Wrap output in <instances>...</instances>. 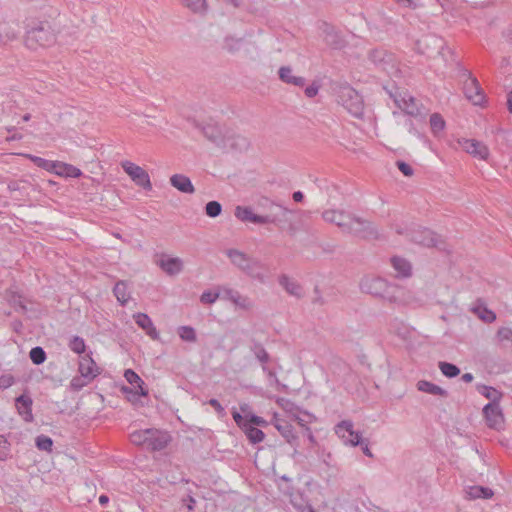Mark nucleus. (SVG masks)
Here are the masks:
<instances>
[{"label": "nucleus", "instance_id": "obj_59", "mask_svg": "<svg viewBox=\"0 0 512 512\" xmlns=\"http://www.w3.org/2000/svg\"><path fill=\"white\" fill-rule=\"evenodd\" d=\"M311 302H312V304L317 305V306H323L326 303L325 299L321 295L319 286H317V285L313 289V297H312Z\"/></svg>", "mask_w": 512, "mask_h": 512}, {"label": "nucleus", "instance_id": "obj_63", "mask_svg": "<svg viewBox=\"0 0 512 512\" xmlns=\"http://www.w3.org/2000/svg\"><path fill=\"white\" fill-rule=\"evenodd\" d=\"M318 91H319V86L316 84H312L305 89V95L309 98H313L314 96H316L318 94Z\"/></svg>", "mask_w": 512, "mask_h": 512}, {"label": "nucleus", "instance_id": "obj_11", "mask_svg": "<svg viewBox=\"0 0 512 512\" xmlns=\"http://www.w3.org/2000/svg\"><path fill=\"white\" fill-rule=\"evenodd\" d=\"M483 415L488 427L501 429L504 424V416L499 403H488L483 408Z\"/></svg>", "mask_w": 512, "mask_h": 512}, {"label": "nucleus", "instance_id": "obj_17", "mask_svg": "<svg viewBox=\"0 0 512 512\" xmlns=\"http://www.w3.org/2000/svg\"><path fill=\"white\" fill-rule=\"evenodd\" d=\"M225 131L227 130L223 129L216 123H209L202 127V132L205 138H207L210 142L214 143L219 148H221V146L224 144Z\"/></svg>", "mask_w": 512, "mask_h": 512}, {"label": "nucleus", "instance_id": "obj_60", "mask_svg": "<svg viewBox=\"0 0 512 512\" xmlns=\"http://www.w3.org/2000/svg\"><path fill=\"white\" fill-rule=\"evenodd\" d=\"M398 169L407 177H411L414 173L413 168L406 162L398 160L396 162Z\"/></svg>", "mask_w": 512, "mask_h": 512}, {"label": "nucleus", "instance_id": "obj_37", "mask_svg": "<svg viewBox=\"0 0 512 512\" xmlns=\"http://www.w3.org/2000/svg\"><path fill=\"white\" fill-rule=\"evenodd\" d=\"M251 351L254 353L256 359L261 363L264 372L267 371L266 364L270 361V355L259 342H254L251 347Z\"/></svg>", "mask_w": 512, "mask_h": 512}, {"label": "nucleus", "instance_id": "obj_32", "mask_svg": "<svg viewBox=\"0 0 512 512\" xmlns=\"http://www.w3.org/2000/svg\"><path fill=\"white\" fill-rule=\"evenodd\" d=\"M494 495L492 489L484 486H470L466 490V497L470 500L474 499H489Z\"/></svg>", "mask_w": 512, "mask_h": 512}, {"label": "nucleus", "instance_id": "obj_43", "mask_svg": "<svg viewBox=\"0 0 512 512\" xmlns=\"http://www.w3.org/2000/svg\"><path fill=\"white\" fill-rule=\"evenodd\" d=\"M37 167L42 168L48 172H54L57 168L58 161L47 160L31 154L26 155Z\"/></svg>", "mask_w": 512, "mask_h": 512}, {"label": "nucleus", "instance_id": "obj_12", "mask_svg": "<svg viewBox=\"0 0 512 512\" xmlns=\"http://www.w3.org/2000/svg\"><path fill=\"white\" fill-rule=\"evenodd\" d=\"M171 441V436L162 430L149 428V436H147L146 448L151 451H161L167 447Z\"/></svg>", "mask_w": 512, "mask_h": 512}, {"label": "nucleus", "instance_id": "obj_33", "mask_svg": "<svg viewBox=\"0 0 512 512\" xmlns=\"http://www.w3.org/2000/svg\"><path fill=\"white\" fill-rule=\"evenodd\" d=\"M226 255L230 259L231 263L235 267L240 269L241 271L245 267V265L248 262V260L251 258L246 253H244V252H242V251H240L238 249H233V248L232 249H228L226 251Z\"/></svg>", "mask_w": 512, "mask_h": 512}, {"label": "nucleus", "instance_id": "obj_35", "mask_svg": "<svg viewBox=\"0 0 512 512\" xmlns=\"http://www.w3.org/2000/svg\"><path fill=\"white\" fill-rule=\"evenodd\" d=\"M275 427L287 442L292 443V441L296 439L293 426L288 421L284 419H276Z\"/></svg>", "mask_w": 512, "mask_h": 512}, {"label": "nucleus", "instance_id": "obj_55", "mask_svg": "<svg viewBox=\"0 0 512 512\" xmlns=\"http://www.w3.org/2000/svg\"><path fill=\"white\" fill-rule=\"evenodd\" d=\"M497 338L499 341H512V329L508 327H501L497 331Z\"/></svg>", "mask_w": 512, "mask_h": 512}, {"label": "nucleus", "instance_id": "obj_19", "mask_svg": "<svg viewBox=\"0 0 512 512\" xmlns=\"http://www.w3.org/2000/svg\"><path fill=\"white\" fill-rule=\"evenodd\" d=\"M323 33L325 43L332 49L340 50L346 46L345 39L334 27L324 24Z\"/></svg>", "mask_w": 512, "mask_h": 512}, {"label": "nucleus", "instance_id": "obj_62", "mask_svg": "<svg viewBox=\"0 0 512 512\" xmlns=\"http://www.w3.org/2000/svg\"><path fill=\"white\" fill-rule=\"evenodd\" d=\"M208 403L216 410V412L223 416L225 414V410L224 408L222 407V405L220 404V402L217 400V399H210L208 401Z\"/></svg>", "mask_w": 512, "mask_h": 512}, {"label": "nucleus", "instance_id": "obj_14", "mask_svg": "<svg viewBox=\"0 0 512 512\" xmlns=\"http://www.w3.org/2000/svg\"><path fill=\"white\" fill-rule=\"evenodd\" d=\"M419 49L423 54L433 56V54H442L444 49V40L436 35H427L418 42Z\"/></svg>", "mask_w": 512, "mask_h": 512}, {"label": "nucleus", "instance_id": "obj_61", "mask_svg": "<svg viewBox=\"0 0 512 512\" xmlns=\"http://www.w3.org/2000/svg\"><path fill=\"white\" fill-rule=\"evenodd\" d=\"M249 425H252V426H261V427H265L268 425L267 421L265 419H263L262 417L260 416H257V415H248V423Z\"/></svg>", "mask_w": 512, "mask_h": 512}, {"label": "nucleus", "instance_id": "obj_15", "mask_svg": "<svg viewBox=\"0 0 512 512\" xmlns=\"http://www.w3.org/2000/svg\"><path fill=\"white\" fill-rule=\"evenodd\" d=\"M369 59L382 70L389 72L394 68V56L384 49H373L369 52Z\"/></svg>", "mask_w": 512, "mask_h": 512}, {"label": "nucleus", "instance_id": "obj_31", "mask_svg": "<svg viewBox=\"0 0 512 512\" xmlns=\"http://www.w3.org/2000/svg\"><path fill=\"white\" fill-rule=\"evenodd\" d=\"M124 377L129 384L134 385L135 389H137V395H148V390L144 388V381L139 377V375L135 371H133L132 369L125 370Z\"/></svg>", "mask_w": 512, "mask_h": 512}, {"label": "nucleus", "instance_id": "obj_49", "mask_svg": "<svg viewBox=\"0 0 512 512\" xmlns=\"http://www.w3.org/2000/svg\"><path fill=\"white\" fill-rule=\"evenodd\" d=\"M147 436H149V429L134 431L130 434V441L138 446H146Z\"/></svg>", "mask_w": 512, "mask_h": 512}, {"label": "nucleus", "instance_id": "obj_27", "mask_svg": "<svg viewBox=\"0 0 512 512\" xmlns=\"http://www.w3.org/2000/svg\"><path fill=\"white\" fill-rule=\"evenodd\" d=\"M262 269H263L262 263L259 260L251 257L248 260V262L246 263L242 272H244L245 274H247L248 276H250L253 279H257L260 282H264L265 275L262 272Z\"/></svg>", "mask_w": 512, "mask_h": 512}, {"label": "nucleus", "instance_id": "obj_1", "mask_svg": "<svg viewBox=\"0 0 512 512\" xmlns=\"http://www.w3.org/2000/svg\"><path fill=\"white\" fill-rule=\"evenodd\" d=\"M59 31L55 21L37 20L31 26H27L24 43L27 48L32 50L39 47H50L56 43Z\"/></svg>", "mask_w": 512, "mask_h": 512}, {"label": "nucleus", "instance_id": "obj_45", "mask_svg": "<svg viewBox=\"0 0 512 512\" xmlns=\"http://www.w3.org/2000/svg\"><path fill=\"white\" fill-rule=\"evenodd\" d=\"M438 367L442 374L447 378H454L460 374V369L453 363L440 361Z\"/></svg>", "mask_w": 512, "mask_h": 512}, {"label": "nucleus", "instance_id": "obj_3", "mask_svg": "<svg viewBox=\"0 0 512 512\" xmlns=\"http://www.w3.org/2000/svg\"><path fill=\"white\" fill-rule=\"evenodd\" d=\"M335 433L343 440L344 444L351 446L362 445L363 453L372 458L373 454L368 447V442L362 439L360 432L353 430V423L350 420H343L335 426Z\"/></svg>", "mask_w": 512, "mask_h": 512}, {"label": "nucleus", "instance_id": "obj_24", "mask_svg": "<svg viewBox=\"0 0 512 512\" xmlns=\"http://www.w3.org/2000/svg\"><path fill=\"white\" fill-rule=\"evenodd\" d=\"M391 265L397 278H408L412 275V265L405 258L394 256L391 258Z\"/></svg>", "mask_w": 512, "mask_h": 512}, {"label": "nucleus", "instance_id": "obj_54", "mask_svg": "<svg viewBox=\"0 0 512 512\" xmlns=\"http://www.w3.org/2000/svg\"><path fill=\"white\" fill-rule=\"evenodd\" d=\"M219 298L218 292L204 291L200 296V301L203 304H212Z\"/></svg>", "mask_w": 512, "mask_h": 512}, {"label": "nucleus", "instance_id": "obj_5", "mask_svg": "<svg viewBox=\"0 0 512 512\" xmlns=\"http://www.w3.org/2000/svg\"><path fill=\"white\" fill-rule=\"evenodd\" d=\"M340 103L352 116L361 118L364 113V103L361 95L353 88L342 87L338 94Z\"/></svg>", "mask_w": 512, "mask_h": 512}, {"label": "nucleus", "instance_id": "obj_18", "mask_svg": "<svg viewBox=\"0 0 512 512\" xmlns=\"http://www.w3.org/2000/svg\"><path fill=\"white\" fill-rule=\"evenodd\" d=\"M235 216L243 222H252L255 224H269L273 219L267 218L266 215L254 214L249 207L237 206L235 208Z\"/></svg>", "mask_w": 512, "mask_h": 512}, {"label": "nucleus", "instance_id": "obj_20", "mask_svg": "<svg viewBox=\"0 0 512 512\" xmlns=\"http://www.w3.org/2000/svg\"><path fill=\"white\" fill-rule=\"evenodd\" d=\"M279 285L291 296L301 299L304 296V290L301 284L289 277L286 274H282L278 278Z\"/></svg>", "mask_w": 512, "mask_h": 512}, {"label": "nucleus", "instance_id": "obj_10", "mask_svg": "<svg viewBox=\"0 0 512 512\" xmlns=\"http://www.w3.org/2000/svg\"><path fill=\"white\" fill-rule=\"evenodd\" d=\"M410 239L416 244L424 247H438L443 243H440L435 233L427 228H418L410 232Z\"/></svg>", "mask_w": 512, "mask_h": 512}, {"label": "nucleus", "instance_id": "obj_64", "mask_svg": "<svg viewBox=\"0 0 512 512\" xmlns=\"http://www.w3.org/2000/svg\"><path fill=\"white\" fill-rule=\"evenodd\" d=\"M12 302L14 303L15 307L20 309L22 312L27 311V308L24 305V301L22 300V298L20 296L13 297Z\"/></svg>", "mask_w": 512, "mask_h": 512}, {"label": "nucleus", "instance_id": "obj_16", "mask_svg": "<svg viewBox=\"0 0 512 512\" xmlns=\"http://www.w3.org/2000/svg\"><path fill=\"white\" fill-rule=\"evenodd\" d=\"M249 145L250 142L246 137L235 134L231 131H225L224 144L221 146V148L244 151L248 149Z\"/></svg>", "mask_w": 512, "mask_h": 512}, {"label": "nucleus", "instance_id": "obj_53", "mask_svg": "<svg viewBox=\"0 0 512 512\" xmlns=\"http://www.w3.org/2000/svg\"><path fill=\"white\" fill-rule=\"evenodd\" d=\"M10 452V443L7 439L0 435V461H4Z\"/></svg>", "mask_w": 512, "mask_h": 512}, {"label": "nucleus", "instance_id": "obj_40", "mask_svg": "<svg viewBox=\"0 0 512 512\" xmlns=\"http://www.w3.org/2000/svg\"><path fill=\"white\" fill-rule=\"evenodd\" d=\"M430 128L434 136L438 137L445 129L446 123L444 118L439 113H433L430 116Z\"/></svg>", "mask_w": 512, "mask_h": 512}, {"label": "nucleus", "instance_id": "obj_29", "mask_svg": "<svg viewBox=\"0 0 512 512\" xmlns=\"http://www.w3.org/2000/svg\"><path fill=\"white\" fill-rule=\"evenodd\" d=\"M279 78L282 82L297 87H303L305 85V78L300 76H294L292 74V68L290 66H282L278 71Z\"/></svg>", "mask_w": 512, "mask_h": 512}, {"label": "nucleus", "instance_id": "obj_57", "mask_svg": "<svg viewBox=\"0 0 512 512\" xmlns=\"http://www.w3.org/2000/svg\"><path fill=\"white\" fill-rule=\"evenodd\" d=\"M15 383V378L11 374H4L0 376V389L5 390Z\"/></svg>", "mask_w": 512, "mask_h": 512}, {"label": "nucleus", "instance_id": "obj_2", "mask_svg": "<svg viewBox=\"0 0 512 512\" xmlns=\"http://www.w3.org/2000/svg\"><path fill=\"white\" fill-rule=\"evenodd\" d=\"M360 290L363 293L370 294L373 297L381 298L388 302H397L400 299L402 289L386 279L378 276H364L359 283Z\"/></svg>", "mask_w": 512, "mask_h": 512}, {"label": "nucleus", "instance_id": "obj_46", "mask_svg": "<svg viewBox=\"0 0 512 512\" xmlns=\"http://www.w3.org/2000/svg\"><path fill=\"white\" fill-rule=\"evenodd\" d=\"M183 4L193 13L202 14L207 10L206 0H183Z\"/></svg>", "mask_w": 512, "mask_h": 512}, {"label": "nucleus", "instance_id": "obj_25", "mask_svg": "<svg viewBox=\"0 0 512 512\" xmlns=\"http://www.w3.org/2000/svg\"><path fill=\"white\" fill-rule=\"evenodd\" d=\"M292 214V211L282 205L271 203L270 212L266 214L267 218L273 219L270 223L280 224L289 220L288 216Z\"/></svg>", "mask_w": 512, "mask_h": 512}, {"label": "nucleus", "instance_id": "obj_22", "mask_svg": "<svg viewBox=\"0 0 512 512\" xmlns=\"http://www.w3.org/2000/svg\"><path fill=\"white\" fill-rule=\"evenodd\" d=\"M224 298L234 303L236 306L243 309H250L252 307V300L247 297L241 295L237 290L232 288H223Z\"/></svg>", "mask_w": 512, "mask_h": 512}, {"label": "nucleus", "instance_id": "obj_23", "mask_svg": "<svg viewBox=\"0 0 512 512\" xmlns=\"http://www.w3.org/2000/svg\"><path fill=\"white\" fill-rule=\"evenodd\" d=\"M133 318L136 322V324L145 330L146 334L152 338L153 340L159 339V333L156 330L155 326L153 325L152 320L150 317L145 313H136L133 315Z\"/></svg>", "mask_w": 512, "mask_h": 512}, {"label": "nucleus", "instance_id": "obj_7", "mask_svg": "<svg viewBox=\"0 0 512 512\" xmlns=\"http://www.w3.org/2000/svg\"><path fill=\"white\" fill-rule=\"evenodd\" d=\"M349 231H345L347 234H352L357 237L364 239H372L378 237V230L372 222L357 216H353Z\"/></svg>", "mask_w": 512, "mask_h": 512}, {"label": "nucleus", "instance_id": "obj_9", "mask_svg": "<svg viewBox=\"0 0 512 512\" xmlns=\"http://www.w3.org/2000/svg\"><path fill=\"white\" fill-rule=\"evenodd\" d=\"M353 216V214L339 209H327L322 212L324 221L335 224L343 233L350 230L348 224H351Z\"/></svg>", "mask_w": 512, "mask_h": 512}, {"label": "nucleus", "instance_id": "obj_4", "mask_svg": "<svg viewBox=\"0 0 512 512\" xmlns=\"http://www.w3.org/2000/svg\"><path fill=\"white\" fill-rule=\"evenodd\" d=\"M390 96L393 98L395 105L405 114L412 117L425 115L426 108L422 103H420L419 100L410 95L408 92H400L396 90L394 93L390 92Z\"/></svg>", "mask_w": 512, "mask_h": 512}, {"label": "nucleus", "instance_id": "obj_50", "mask_svg": "<svg viewBox=\"0 0 512 512\" xmlns=\"http://www.w3.org/2000/svg\"><path fill=\"white\" fill-rule=\"evenodd\" d=\"M29 356H30L31 361L35 365H40V364L44 363L46 360V352L40 346L32 348L30 350Z\"/></svg>", "mask_w": 512, "mask_h": 512}, {"label": "nucleus", "instance_id": "obj_48", "mask_svg": "<svg viewBox=\"0 0 512 512\" xmlns=\"http://www.w3.org/2000/svg\"><path fill=\"white\" fill-rule=\"evenodd\" d=\"M36 447L41 451L51 452L53 446V440L44 434H41L35 439Z\"/></svg>", "mask_w": 512, "mask_h": 512}, {"label": "nucleus", "instance_id": "obj_13", "mask_svg": "<svg viewBox=\"0 0 512 512\" xmlns=\"http://www.w3.org/2000/svg\"><path fill=\"white\" fill-rule=\"evenodd\" d=\"M459 145L464 151L481 160H486L489 156L488 147L476 139L459 140Z\"/></svg>", "mask_w": 512, "mask_h": 512}, {"label": "nucleus", "instance_id": "obj_56", "mask_svg": "<svg viewBox=\"0 0 512 512\" xmlns=\"http://www.w3.org/2000/svg\"><path fill=\"white\" fill-rule=\"evenodd\" d=\"M89 381H85L84 380V377L82 376H76V377H73L71 382H70V387L72 390L74 391H79L81 390L84 386H86L88 384Z\"/></svg>", "mask_w": 512, "mask_h": 512}, {"label": "nucleus", "instance_id": "obj_51", "mask_svg": "<svg viewBox=\"0 0 512 512\" xmlns=\"http://www.w3.org/2000/svg\"><path fill=\"white\" fill-rule=\"evenodd\" d=\"M68 347L76 354H82L85 352L86 345L83 338L73 336L68 343Z\"/></svg>", "mask_w": 512, "mask_h": 512}, {"label": "nucleus", "instance_id": "obj_26", "mask_svg": "<svg viewBox=\"0 0 512 512\" xmlns=\"http://www.w3.org/2000/svg\"><path fill=\"white\" fill-rule=\"evenodd\" d=\"M170 184L182 193L193 194L195 192V188L191 180L183 174L172 175L170 177Z\"/></svg>", "mask_w": 512, "mask_h": 512}, {"label": "nucleus", "instance_id": "obj_44", "mask_svg": "<svg viewBox=\"0 0 512 512\" xmlns=\"http://www.w3.org/2000/svg\"><path fill=\"white\" fill-rule=\"evenodd\" d=\"M471 311L485 323H493L496 320V314L486 306H475Z\"/></svg>", "mask_w": 512, "mask_h": 512}, {"label": "nucleus", "instance_id": "obj_6", "mask_svg": "<svg viewBox=\"0 0 512 512\" xmlns=\"http://www.w3.org/2000/svg\"><path fill=\"white\" fill-rule=\"evenodd\" d=\"M461 78L463 80V91L466 98L474 105H481L485 96L478 80L473 77L472 73L467 69L462 70Z\"/></svg>", "mask_w": 512, "mask_h": 512}, {"label": "nucleus", "instance_id": "obj_52", "mask_svg": "<svg viewBox=\"0 0 512 512\" xmlns=\"http://www.w3.org/2000/svg\"><path fill=\"white\" fill-rule=\"evenodd\" d=\"M222 212V205L218 201H209L205 206V213L211 218L218 217Z\"/></svg>", "mask_w": 512, "mask_h": 512}, {"label": "nucleus", "instance_id": "obj_36", "mask_svg": "<svg viewBox=\"0 0 512 512\" xmlns=\"http://www.w3.org/2000/svg\"><path fill=\"white\" fill-rule=\"evenodd\" d=\"M54 172L59 176L78 178L82 175V172L79 168L62 162H57V168Z\"/></svg>", "mask_w": 512, "mask_h": 512}, {"label": "nucleus", "instance_id": "obj_39", "mask_svg": "<svg viewBox=\"0 0 512 512\" xmlns=\"http://www.w3.org/2000/svg\"><path fill=\"white\" fill-rule=\"evenodd\" d=\"M245 39L244 37H233V36H227L224 39L223 47L225 50H227L230 53H235L240 51L244 46Z\"/></svg>", "mask_w": 512, "mask_h": 512}, {"label": "nucleus", "instance_id": "obj_41", "mask_svg": "<svg viewBox=\"0 0 512 512\" xmlns=\"http://www.w3.org/2000/svg\"><path fill=\"white\" fill-rule=\"evenodd\" d=\"M477 390L485 398L491 400L490 403H499L502 397V394L498 390L487 385H478Z\"/></svg>", "mask_w": 512, "mask_h": 512}, {"label": "nucleus", "instance_id": "obj_8", "mask_svg": "<svg viewBox=\"0 0 512 512\" xmlns=\"http://www.w3.org/2000/svg\"><path fill=\"white\" fill-rule=\"evenodd\" d=\"M121 166H122L123 170L132 179V181L135 182L136 185H138L148 191H150L152 189V183L150 181L149 174L142 167H140L130 161H123L121 163Z\"/></svg>", "mask_w": 512, "mask_h": 512}, {"label": "nucleus", "instance_id": "obj_47", "mask_svg": "<svg viewBox=\"0 0 512 512\" xmlns=\"http://www.w3.org/2000/svg\"><path fill=\"white\" fill-rule=\"evenodd\" d=\"M179 337L186 342H196V332L195 329L191 326H180L178 328Z\"/></svg>", "mask_w": 512, "mask_h": 512}, {"label": "nucleus", "instance_id": "obj_21", "mask_svg": "<svg viewBox=\"0 0 512 512\" xmlns=\"http://www.w3.org/2000/svg\"><path fill=\"white\" fill-rule=\"evenodd\" d=\"M33 401L30 396L22 394L15 399V406L18 413L25 422H32L34 417L32 414Z\"/></svg>", "mask_w": 512, "mask_h": 512}, {"label": "nucleus", "instance_id": "obj_58", "mask_svg": "<svg viewBox=\"0 0 512 512\" xmlns=\"http://www.w3.org/2000/svg\"><path fill=\"white\" fill-rule=\"evenodd\" d=\"M232 417L238 427L242 430L248 425V415L242 416L238 411L234 410L232 412Z\"/></svg>", "mask_w": 512, "mask_h": 512}, {"label": "nucleus", "instance_id": "obj_34", "mask_svg": "<svg viewBox=\"0 0 512 512\" xmlns=\"http://www.w3.org/2000/svg\"><path fill=\"white\" fill-rule=\"evenodd\" d=\"M417 389L421 392H425L431 395H439L442 397H447L448 393L446 390L441 388L440 386L429 382L427 380H420L416 384Z\"/></svg>", "mask_w": 512, "mask_h": 512}, {"label": "nucleus", "instance_id": "obj_38", "mask_svg": "<svg viewBox=\"0 0 512 512\" xmlns=\"http://www.w3.org/2000/svg\"><path fill=\"white\" fill-rule=\"evenodd\" d=\"M113 293L121 305H125L130 299V293L127 291L126 281H118L113 288Z\"/></svg>", "mask_w": 512, "mask_h": 512}, {"label": "nucleus", "instance_id": "obj_28", "mask_svg": "<svg viewBox=\"0 0 512 512\" xmlns=\"http://www.w3.org/2000/svg\"><path fill=\"white\" fill-rule=\"evenodd\" d=\"M159 266L165 271L168 275H177L179 274L183 269V261L178 258H162L159 261Z\"/></svg>", "mask_w": 512, "mask_h": 512}, {"label": "nucleus", "instance_id": "obj_42", "mask_svg": "<svg viewBox=\"0 0 512 512\" xmlns=\"http://www.w3.org/2000/svg\"><path fill=\"white\" fill-rule=\"evenodd\" d=\"M243 432L253 444L260 443L265 438V434L262 430L249 424L243 429Z\"/></svg>", "mask_w": 512, "mask_h": 512}, {"label": "nucleus", "instance_id": "obj_30", "mask_svg": "<svg viewBox=\"0 0 512 512\" xmlns=\"http://www.w3.org/2000/svg\"><path fill=\"white\" fill-rule=\"evenodd\" d=\"M79 372L81 376L88 381L93 380L99 374V371L96 368V364L91 357L84 358L82 361H80Z\"/></svg>", "mask_w": 512, "mask_h": 512}]
</instances>
